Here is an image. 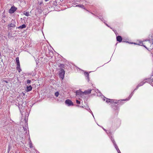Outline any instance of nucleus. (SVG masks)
Masks as SVG:
<instances>
[{"label": "nucleus", "mask_w": 153, "mask_h": 153, "mask_svg": "<svg viewBox=\"0 0 153 153\" xmlns=\"http://www.w3.org/2000/svg\"><path fill=\"white\" fill-rule=\"evenodd\" d=\"M76 102L77 104H80V101H79L78 100H76Z\"/></svg>", "instance_id": "23"}, {"label": "nucleus", "mask_w": 153, "mask_h": 153, "mask_svg": "<svg viewBox=\"0 0 153 153\" xmlns=\"http://www.w3.org/2000/svg\"><path fill=\"white\" fill-rule=\"evenodd\" d=\"M91 89H89L88 90H87L84 92V94H90L91 93Z\"/></svg>", "instance_id": "11"}, {"label": "nucleus", "mask_w": 153, "mask_h": 153, "mask_svg": "<svg viewBox=\"0 0 153 153\" xmlns=\"http://www.w3.org/2000/svg\"><path fill=\"white\" fill-rule=\"evenodd\" d=\"M24 14L27 16H29L30 15L29 12H25Z\"/></svg>", "instance_id": "17"}, {"label": "nucleus", "mask_w": 153, "mask_h": 153, "mask_svg": "<svg viewBox=\"0 0 153 153\" xmlns=\"http://www.w3.org/2000/svg\"><path fill=\"white\" fill-rule=\"evenodd\" d=\"M152 82H153V81H152Z\"/></svg>", "instance_id": "35"}, {"label": "nucleus", "mask_w": 153, "mask_h": 153, "mask_svg": "<svg viewBox=\"0 0 153 153\" xmlns=\"http://www.w3.org/2000/svg\"><path fill=\"white\" fill-rule=\"evenodd\" d=\"M106 132L107 134H108V133H110V131H106Z\"/></svg>", "instance_id": "27"}, {"label": "nucleus", "mask_w": 153, "mask_h": 153, "mask_svg": "<svg viewBox=\"0 0 153 153\" xmlns=\"http://www.w3.org/2000/svg\"><path fill=\"white\" fill-rule=\"evenodd\" d=\"M16 62L17 64V67H16L17 69L18 70V71L19 72L21 71V69H20V63L19 60V58L18 57H16Z\"/></svg>", "instance_id": "3"}, {"label": "nucleus", "mask_w": 153, "mask_h": 153, "mask_svg": "<svg viewBox=\"0 0 153 153\" xmlns=\"http://www.w3.org/2000/svg\"><path fill=\"white\" fill-rule=\"evenodd\" d=\"M133 92H132L131 93V94H130V96H129V98L128 99H126V100H128L131 98V97H132V96L133 95Z\"/></svg>", "instance_id": "19"}, {"label": "nucleus", "mask_w": 153, "mask_h": 153, "mask_svg": "<svg viewBox=\"0 0 153 153\" xmlns=\"http://www.w3.org/2000/svg\"><path fill=\"white\" fill-rule=\"evenodd\" d=\"M143 44V43L142 42H141L139 43V45H142Z\"/></svg>", "instance_id": "24"}, {"label": "nucleus", "mask_w": 153, "mask_h": 153, "mask_svg": "<svg viewBox=\"0 0 153 153\" xmlns=\"http://www.w3.org/2000/svg\"><path fill=\"white\" fill-rule=\"evenodd\" d=\"M88 110H90L89 112L92 114V115L93 116V117L94 118V115L93 114V113L92 111L89 108H88Z\"/></svg>", "instance_id": "20"}, {"label": "nucleus", "mask_w": 153, "mask_h": 153, "mask_svg": "<svg viewBox=\"0 0 153 153\" xmlns=\"http://www.w3.org/2000/svg\"><path fill=\"white\" fill-rule=\"evenodd\" d=\"M65 103L68 106L73 105V103L72 102L71 100L68 99L67 100L65 101Z\"/></svg>", "instance_id": "7"}, {"label": "nucleus", "mask_w": 153, "mask_h": 153, "mask_svg": "<svg viewBox=\"0 0 153 153\" xmlns=\"http://www.w3.org/2000/svg\"><path fill=\"white\" fill-rule=\"evenodd\" d=\"M8 29H11V27H14L15 26V25L14 24L11 23L8 25Z\"/></svg>", "instance_id": "10"}, {"label": "nucleus", "mask_w": 153, "mask_h": 153, "mask_svg": "<svg viewBox=\"0 0 153 153\" xmlns=\"http://www.w3.org/2000/svg\"><path fill=\"white\" fill-rule=\"evenodd\" d=\"M27 83L29 84L31 82V81L30 80H28L27 81Z\"/></svg>", "instance_id": "22"}, {"label": "nucleus", "mask_w": 153, "mask_h": 153, "mask_svg": "<svg viewBox=\"0 0 153 153\" xmlns=\"http://www.w3.org/2000/svg\"><path fill=\"white\" fill-rule=\"evenodd\" d=\"M4 82H5L6 83H8V82L7 81L4 80Z\"/></svg>", "instance_id": "28"}, {"label": "nucleus", "mask_w": 153, "mask_h": 153, "mask_svg": "<svg viewBox=\"0 0 153 153\" xmlns=\"http://www.w3.org/2000/svg\"><path fill=\"white\" fill-rule=\"evenodd\" d=\"M87 110H88V111H89V112L90 110H88V109H87Z\"/></svg>", "instance_id": "30"}, {"label": "nucleus", "mask_w": 153, "mask_h": 153, "mask_svg": "<svg viewBox=\"0 0 153 153\" xmlns=\"http://www.w3.org/2000/svg\"><path fill=\"white\" fill-rule=\"evenodd\" d=\"M85 75V76L86 77H87V79H88V80L89 81V74L88 72H85L84 73Z\"/></svg>", "instance_id": "15"}, {"label": "nucleus", "mask_w": 153, "mask_h": 153, "mask_svg": "<svg viewBox=\"0 0 153 153\" xmlns=\"http://www.w3.org/2000/svg\"><path fill=\"white\" fill-rule=\"evenodd\" d=\"M111 140L112 141V142H113V143L114 144V146L115 147V148L116 149L117 151L118 152V153H121L120 150L119 149L118 146H117V145L116 144L115 142V141L114 140V139L111 137Z\"/></svg>", "instance_id": "5"}, {"label": "nucleus", "mask_w": 153, "mask_h": 153, "mask_svg": "<svg viewBox=\"0 0 153 153\" xmlns=\"http://www.w3.org/2000/svg\"><path fill=\"white\" fill-rule=\"evenodd\" d=\"M1 53H0V56H1Z\"/></svg>", "instance_id": "33"}, {"label": "nucleus", "mask_w": 153, "mask_h": 153, "mask_svg": "<svg viewBox=\"0 0 153 153\" xmlns=\"http://www.w3.org/2000/svg\"><path fill=\"white\" fill-rule=\"evenodd\" d=\"M65 74V71L63 69L61 68L59 73V75L60 78L62 79H63L64 77V75Z\"/></svg>", "instance_id": "1"}, {"label": "nucleus", "mask_w": 153, "mask_h": 153, "mask_svg": "<svg viewBox=\"0 0 153 153\" xmlns=\"http://www.w3.org/2000/svg\"><path fill=\"white\" fill-rule=\"evenodd\" d=\"M145 81L146 82L149 83H152V81L153 80V79H145Z\"/></svg>", "instance_id": "9"}, {"label": "nucleus", "mask_w": 153, "mask_h": 153, "mask_svg": "<svg viewBox=\"0 0 153 153\" xmlns=\"http://www.w3.org/2000/svg\"><path fill=\"white\" fill-rule=\"evenodd\" d=\"M145 80H144L143 81L140 82L137 86L136 88L135 89V90L137 89L139 87L142 86L144 83H146V82H145Z\"/></svg>", "instance_id": "8"}, {"label": "nucleus", "mask_w": 153, "mask_h": 153, "mask_svg": "<svg viewBox=\"0 0 153 153\" xmlns=\"http://www.w3.org/2000/svg\"><path fill=\"white\" fill-rule=\"evenodd\" d=\"M59 95V92L58 91L56 92L55 93V95L56 97H58Z\"/></svg>", "instance_id": "18"}, {"label": "nucleus", "mask_w": 153, "mask_h": 153, "mask_svg": "<svg viewBox=\"0 0 153 153\" xmlns=\"http://www.w3.org/2000/svg\"><path fill=\"white\" fill-rule=\"evenodd\" d=\"M76 95L78 97H82L84 95V92L81 91L80 90L76 91Z\"/></svg>", "instance_id": "2"}, {"label": "nucleus", "mask_w": 153, "mask_h": 153, "mask_svg": "<svg viewBox=\"0 0 153 153\" xmlns=\"http://www.w3.org/2000/svg\"><path fill=\"white\" fill-rule=\"evenodd\" d=\"M105 99H106V102L107 103H108L109 102H114L116 104H117V103H119V102L120 101V100H119L118 101V102H114V101L115 100H113V99H108L107 98H106L105 97V98H104L103 99V100L104 101H105Z\"/></svg>", "instance_id": "4"}, {"label": "nucleus", "mask_w": 153, "mask_h": 153, "mask_svg": "<svg viewBox=\"0 0 153 153\" xmlns=\"http://www.w3.org/2000/svg\"><path fill=\"white\" fill-rule=\"evenodd\" d=\"M102 128L105 131H106V129H105V128Z\"/></svg>", "instance_id": "29"}, {"label": "nucleus", "mask_w": 153, "mask_h": 153, "mask_svg": "<svg viewBox=\"0 0 153 153\" xmlns=\"http://www.w3.org/2000/svg\"><path fill=\"white\" fill-rule=\"evenodd\" d=\"M117 41L120 42L122 40L121 37L120 36H118L117 37Z\"/></svg>", "instance_id": "12"}, {"label": "nucleus", "mask_w": 153, "mask_h": 153, "mask_svg": "<svg viewBox=\"0 0 153 153\" xmlns=\"http://www.w3.org/2000/svg\"><path fill=\"white\" fill-rule=\"evenodd\" d=\"M144 47H145V46H144Z\"/></svg>", "instance_id": "34"}, {"label": "nucleus", "mask_w": 153, "mask_h": 153, "mask_svg": "<svg viewBox=\"0 0 153 153\" xmlns=\"http://www.w3.org/2000/svg\"><path fill=\"white\" fill-rule=\"evenodd\" d=\"M121 100V101H123V100Z\"/></svg>", "instance_id": "32"}, {"label": "nucleus", "mask_w": 153, "mask_h": 153, "mask_svg": "<svg viewBox=\"0 0 153 153\" xmlns=\"http://www.w3.org/2000/svg\"><path fill=\"white\" fill-rule=\"evenodd\" d=\"M100 19L102 21V20L100 18Z\"/></svg>", "instance_id": "31"}, {"label": "nucleus", "mask_w": 153, "mask_h": 153, "mask_svg": "<svg viewBox=\"0 0 153 153\" xmlns=\"http://www.w3.org/2000/svg\"><path fill=\"white\" fill-rule=\"evenodd\" d=\"M76 7H80L82 8L83 9H85L84 6L82 4L76 5Z\"/></svg>", "instance_id": "16"}, {"label": "nucleus", "mask_w": 153, "mask_h": 153, "mask_svg": "<svg viewBox=\"0 0 153 153\" xmlns=\"http://www.w3.org/2000/svg\"><path fill=\"white\" fill-rule=\"evenodd\" d=\"M26 27V25L25 24H23V25H21L19 27H17L16 28H18V29H23V28H25Z\"/></svg>", "instance_id": "13"}, {"label": "nucleus", "mask_w": 153, "mask_h": 153, "mask_svg": "<svg viewBox=\"0 0 153 153\" xmlns=\"http://www.w3.org/2000/svg\"><path fill=\"white\" fill-rule=\"evenodd\" d=\"M147 43H148L149 44H150L151 45H152L151 44V43L150 42V41H148L147 42Z\"/></svg>", "instance_id": "26"}, {"label": "nucleus", "mask_w": 153, "mask_h": 153, "mask_svg": "<svg viewBox=\"0 0 153 153\" xmlns=\"http://www.w3.org/2000/svg\"><path fill=\"white\" fill-rule=\"evenodd\" d=\"M30 148H32V143L31 142V141H30Z\"/></svg>", "instance_id": "21"}, {"label": "nucleus", "mask_w": 153, "mask_h": 153, "mask_svg": "<svg viewBox=\"0 0 153 153\" xmlns=\"http://www.w3.org/2000/svg\"><path fill=\"white\" fill-rule=\"evenodd\" d=\"M17 10V8L15 7L14 6H12L11 8L9 9V12L10 13H14Z\"/></svg>", "instance_id": "6"}, {"label": "nucleus", "mask_w": 153, "mask_h": 153, "mask_svg": "<svg viewBox=\"0 0 153 153\" xmlns=\"http://www.w3.org/2000/svg\"><path fill=\"white\" fill-rule=\"evenodd\" d=\"M104 22L107 26L108 27H110L109 26V25L107 23H105Z\"/></svg>", "instance_id": "25"}, {"label": "nucleus", "mask_w": 153, "mask_h": 153, "mask_svg": "<svg viewBox=\"0 0 153 153\" xmlns=\"http://www.w3.org/2000/svg\"><path fill=\"white\" fill-rule=\"evenodd\" d=\"M29 86H27V91H31L32 89V87L30 85H28Z\"/></svg>", "instance_id": "14"}]
</instances>
